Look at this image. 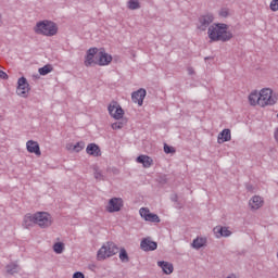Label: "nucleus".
Segmentation results:
<instances>
[{"label": "nucleus", "instance_id": "32", "mask_svg": "<svg viewBox=\"0 0 278 278\" xmlns=\"http://www.w3.org/2000/svg\"><path fill=\"white\" fill-rule=\"evenodd\" d=\"M269 8L271 12H278V0H271Z\"/></svg>", "mask_w": 278, "mask_h": 278}, {"label": "nucleus", "instance_id": "38", "mask_svg": "<svg viewBox=\"0 0 278 278\" xmlns=\"http://www.w3.org/2000/svg\"><path fill=\"white\" fill-rule=\"evenodd\" d=\"M0 79H8V73L0 70Z\"/></svg>", "mask_w": 278, "mask_h": 278}, {"label": "nucleus", "instance_id": "2", "mask_svg": "<svg viewBox=\"0 0 278 278\" xmlns=\"http://www.w3.org/2000/svg\"><path fill=\"white\" fill-rule=\"evenodd\" d=\"M34 31L39 36H47L48 38H51V36L58 35V24L49 20L39 21L36 23Z\"/></svg>", "mask_w": 278, "mask_h": 278}, {"label": "nucleus", "instance_id": "30", "mask_svg": "<svg viewBox=\"0 0 278 278\" xmlns=\"http://www.w3.org/2000/svg\"><path fill=\"white\" fill-rule=\"evenodd\" d=\"M53 71V67L51 65H45L43 67L39 68V75H49Z\"/></svg>", "mask_w": 278, "mask_h": 278}, {"label": "nucleus", "instance_id": "29", "mask_svg": "<svg viewBox=\"0 0 278 278\" xmlns=\"http://www.w3.org/2000/svg\"><path fill=\"white\" fill-rule=\"evenodd\" d=\"M53 251L58 255H61V253H64V243H62V242L54 243Z\"/></svg>", "mask_w": 278, "mask_h": 278}, {"label": "nucleus", "instance_id": "11", "mask_svg": "<svg viewBox=\"0 0 278 278\" xmlns=\"http://www.w3.org/2000/svg\"><path fill=\"white\" fill-rule=\"evenodd\" d=\"M141 251H155L157 249V242L152 241L151 238H144L140 242Z\"/></svg>", "mask_w": 278, "mask_h": 278}, {"label": "nucleus", "instance_id": "26", "mask_svg": "<svg viewBox=\"0 0 278 278\" xmlns=\"http://www.w3.org/2000/svg\"><path fill=\"white\" fill-rule=\"evenodd\" d=\"M21 270V267L16 263H10L7 265V273L9 275H15V273H18Z\"/></svg>", "mask_w": 278, "mask_h": 278}, {"label": "nucleus", "instance_id": "25", "mask_svg": "<svg viewBox=\"0 0 278 278\" xmlns=\"http://www.w3.org/2000/svg\"><path fill=\"white\" fill-rule=\"evenodd\" d=\"M85 148H86V143L84 141H78L76 144L67 146L68 151H74L75 153H79L80 151H84Z\"/></svg>", "mask_w": 278, "mask_h": 278}, {"label": "nucleus", "instance_id": "16", "mask_svg": "<svg viewBox=\"0 0 278 278\" xmlns=\"http://www.w3.org/2000/svg\"><path fill=\"white\" fill-rule=\"evenodd\" d=\"M250 210L255 211L264 206V198L260 195H253L249 201Z\"/></svg>", "mask_w": 278, "mask_h": 278}, {"label": "nucleus", "instance_id": "9", "mask_svg": "<svg viewBox=\"0 0 278 278\" xmlns=\"http://www.w3.org/2000/svg\"><path fill=\"white\" fill-rule=\"evenodd\" d=\"M16 94L18 97H23L24 99L27 98V94H29V83H27V78L25 77L18 78Z\"/></svg>", "mask_w": 278, "mask_h": 278}, {"label": "nucleus", "instance_id": "18", "mask_svg": "<svg viewBox=\"0 0 278 278\" xmlns=\"http://www.w3.org/2000/svg\"><path fill=\"white\" fill-rule=\"evenodd\" d=\"M137 164H142L143 168H151L153 166V159L149 155L141 154L136 159Z\"/></svg>", "mask_w": 278, "mask_h": 278}, {"label": "nucleus", "instance_id": "27", "mask_svg": "<svg viewBox=\"0 0 278 278\" xmlns=\"http://www.w3.org/2000/svg\"><path fill=\"white\" fill-rule=\"evenodd\" d=\"M118 257L123 264H127L129 262V254L127 253V250H125V248L119 249Z\"/></svg>", "mask_w": 278, "mask_h": 278}, {"label": "nucleus", "instance_id": "36", "mask_svg": "<svg viewBox=\"0 0 278 278\" xmlns=\"http://www.w3.org/2000/svg\"><path fill=\"white\" fill-rule=\"evenodd\" d=\"M73 278H86V276H84V273L81 271H76L74 273Z\"/></svg>", "mask_w": 278, "mask_h": 278}, {"label": "nucleus", "instance_id": "19", "mask_svg": "<svg viewBox=\"0 0 278 278\" xmlns=\"http://www.w3.org/2000/svg\"><path fill=\"white\" fill-rule=\"evenodd\" d=\"M34 225H36V213H27L23 218L22 226L24 229H29V227H33Z\"/></svg>", "mask_w": 278, "mask_h": 278}, {"label": "nucleus", "instance_id": "12", "mask_svg": "<svg viewBox=\"0 0 278 278\" xmlns=\"http://www.w3.org/2000/svg\"><path fill=\"white\" fill-rule=\"evenodd\" d=\"M144 97H147V90L141 88L132 92L131 100L134 103H138V105H142V103H144Z\"/></svg>", "mask_w": 278, "mask_h": 278}, {"label": "nucleus", "instance_id": "28", "mask_svg": "<svg viewBox=\"0 0 278 278\" xmlns=\"http://www.w3.org/2000/svg\"><path fill=\"white\" fill-rule=\"evenodd\" d=\"M128 10H140V1L139 0H129L127 2Z\"/></svg>", "mask_w": 278, "mask_h": 278}, {"label": "nucleus", "instance_id": "31", "mask_svg": "<svg viewBox=\"0 0 278 278\" xmlns=\"http://www.w3.org/2000/svg\"><path fill=\"white\" fill-rule=\"evenodd\" d=\"M112 129H123L125 127V122H115L111 125Z\"/></svg>", "mask_w": 278, "mask_h": 278}, {"label": "nucleus", "instance_id": "3", "mask_svg": "<svg viewBox=\"0 0 278 278\" xmlns=\"http://www.w3.org/2000/svg\"><path fill=\"white\" fill-rule=\"evenodd\" d=\"M116 251H118V247H116V243L106 242L98 251L97 260L99 262H103V260H108V257H113V255H116Z\"/></svg>", "mask_w": 278, "mask_h": 278}, {"label": "nucleus", "instance_id": "13", "mask_svg": "<svg viewBox=\"0 0 278 278\" xmlns=\"http://www.w3.org/2000/svg\"><path fill=\"white\" fill-rule=\"evenodd\" d=\"M26 149L28 153H35L38 157L42 155V152H40V144H38V141L28 140L26 142Z\"/></svg>", "mask_w": 278, "mask_h": 278}, {"label": "nucleus", "instance_id": "1", "mask_svg": "<svg viewBox=\"0 0 278 278\" xmlns=\"http://www.w3.org/2000/svg\"><path fill=\"white\" fill-rule=\"evenodd\" d=\"M227 24L218 23L208 27L207 36L211 42H229L233 38V34L228 30Z\"/></svg>", "mask_w": 278, "mask_h": 278}, {"label": "nucleus", "instance_id": "23", "mask_svg": "<svg viewBox=\"0 0 278 278\" xmlns=\"http://www.w3.org/2000/svg\"><path fill=\"white\" fill-rule=\"evenodd\" d=\"M249 103L250 105H260V101H261V91L257 92V91H252L250 94H249Z\"/></svg>", "mask_w": 278, "mask_h": 278}, {"label": "nucleus", "instance_id": "6", "mask_svg": "<svg viewBox=\"0 0 278 278\" xmlns=\"http://www.w3.org/2000/svg\"><path fill=\"white\" fill-rule=\"evenodd\" d=\"M108 112L111 118H114L115 121H122V118L125 116L123 106H121V104H118L116 101H113L109 104Z\"/></svg>", "mask_w": 278, "mask_h": 278}, {"label": "nucleus", "instance_id": "24", "mask_svg": "<svg viewBox=\"0 0 278 278\" xmlns=\"http://www.w3.org/2000/svg\"><path fill=\"white\" fill-rule=\"evenodd\" d=\"M205 244H207V238L198 237L193 240L192 248L199 250V249H203V247H205Z\"/></svg>", "mask_w": 278, "mask_h": 278}, {"label": "nucleus", "instance_id": "33", "mask_svg": "<svg viewBox=\"0 0 278 278\" xmlns=\"http://www.w3.org/2000/svg\"><path fill=\"white\" fill-rule=\"evenodd\" d=\"M219 16H222L223 18H227L229 16V9H222L219 11Z\"/></svg>", "mask_w": 278, "mask_h": 278}, {"label": "nucleus", "instance_id": "7", "mask_svg": "<svg viewBox=\"0 0 278 278\" xmlns=\"http://www.w3.org/2000/svg\"><path fill=\"white\" fill-rule=\"evenodd\" d=\"M212 23H214V14H203L198 20L197 28L200 29V31H205L207 28H210Z\"/></svg>", "mask_w": 278, "mask_h": 278}, {"label": "nucleus", "instance_id": "35", "mask_svg": "<svg viewBox=\"0 0 278 278\" xmlns=\"http://www.w3.org/2000/svg\"><path fill=\"white\" fill-rule=\"evenodd\" d=\"M94 179H98L99 181L103 180V174H101V172H99V170H96Z\"/></svg>", "mask_w": 278, "mask_h": 278}, {"label": "nucleus", "instance_id": "4", "mask_svg": "<svg viewBox=\"0 0 278 278\" xmlns=\"http://www.w3.org/2000/svg\"><path fill=\"white\" fill-rule=\"evenodd\" d=\"M260 108H266L268 105H275L277 103V94L273 92V89L265 88L261 91Z\"/></svg>", "mask_w": 278, "mask_h": 278}, {"label": "nucleus", "instance_id": "5", "mask_svg": "<svg viewBox=\"0 0 278 278\" xmlns=\"http://www.w3.org/2000/svg\"><path fill=\"white\" fill-rule=\"evenodd\" d=\"M36 215V225L40 227V229H49L51 225H53V217L51 214L47 212H37Z\"/></svg>", "mask_w": 278, "mask_h": 278}, {"label": "nucleus", "instance_id": "40", "mask_svg": "<svg viewBox=\"0 0 278 278\" xmlns=\"http://www.w3.org/2000/svg\"><path fill=\"white\" fill-rule=\"evenodd\" d=\"M226 278H238V276L236 274L231 273Z\"/></svg>", "mask_w": 278, "mask_h": 278}, {"label": "nucleus", "instance_id": "37", "mask_svg": "<svg viewBox=\"0 0 278 278\" xmlns=\"http://www.w3.org/2000/svg\"><path fill=\"white\" fill-rule=\"evenodd\" d=\"M88 269L94 273V270H97V265L94 263H91L88 265Z\"/></svg>", "mask_w": 278, "mask_h": 278}, {"label": "nucleus", "instance_id": "20", "mask_svg": "<svg viewBox=\"0 0 278 278\" xmlns=\"http://www.w3.org/2000/svg\"><path fill=\"white\" fill-rule=\"evenodd\" d=\"M86 153H88V155H92L93 157H100L101 148H99L96 143H89L86 148Z\"/></svg>", "mask_w": 278, "mask_h": 278}, {"label": "nucleus", "instance_id": "34", "mask_svg": "<svg viewBox=\"0 0 278 278\" xmlns=\"http://www.w3.org/2000/svg\"><path fill=\"white\" fill-rule=\"evenodd\" d=\"M164 152L165 153H175V149L165 143L164 144Z\"/></svg>", "mask_w": 278, "mask_h": 278}, {"label": "nucleus", "instance_id": "8", "mask_svg": "<svg viewBox=\"0 0 278 278\" xmlns=\"http://www.w3.org/2000/svg\"><path fill=\"white\" fill-rule=\"evenodd\" d=\"M139 214L146 223H161L160 216L155 213H151V210L149 207H141L139 210Z\"/></svg>", "mask_w": 278, "mask_h": 278}, {"label": "nucleus", "instance_id": "14", "mask_svg": "<svg viewBox=\"0 0 278 278\" xmlns=\"http://www.w3.org/2000/svg\"><path fill=\"white\" fill-rule=\"evenodd\" d=\"M213 233L215 238H229V236H231V230L227 227L216 226L213 228Z\"/></svg>", "mask_w": 278, "mask_h": 278}, {"label": "nucleus", "instance_id": "17", "mask_svg": "<svg viewBox=\"0 0 278 278\" xmlns=\"http://www.w3.org/2000/svg\"><path fill=\"white\" fill-rule=\"evenodd\" d=\"M97 48H91L87 51L85 58V66H92V64H98V61H94V56L97 55Z\"/></svg>", "mask_w": 278, "mask_h": 278}, {"label": "nucleus", "instance_id": "41", "mask_svg": "<svg viewBox=\"0 0 278 278\" xmlns=\"http://www.w3.org/2000/svg\"><path fill=\"white\" fill-rule=\"evenodd\" d=\"M172 201L177 202V194L172 197Z\"/></svg>", "mask_w": 278, "mask_h": 278}, {"label": "nucleus", "instance_id": "15", "mask_svg": "<svg viewBox=\"0 0 278 278\" xmlns=\"http://www.w3.org/2000/svg\"><path fill=\"white\" fill-rule=\"evenodd\" d=\"M112 63V55L105 51H100L98 53V66H108Z\"/></svg>", "mask_w": 278, "mask_h": 278}, {"label": "nucleus", "instance_id": "22", "mask_svg": "<svg viewBox=\"0 0 278 278\" xmlns=\"http://www.w3.org/2000/svg\"><path fill=\"white\" fill-rule=\"evenodd\" d=\"M231 140V130L224 129L222 132H219L217 137L218 144H223V142H229Z\"/></svg>", "mask_w": 278, "mask_h": 278}, {"label": "nucleus", "instance_id": "10", "mask_svg": "<svg viewBox=\"0 0 278 278\" xmlns=\"http://www.w3.org/2000/svg\"><path fill=\"white\" fill-rule=\"evenodd\" d=\"M124 202L121 198H112L106 205V212L114 214V212H121L123 210Z\"/></svg>", "mask_w": 278, "mask_h": 278}, {"label": "nucleus", "instance_id": "39", "mask_svg": "<svg viewBox=\"0 0 278 278\" xmlns=\"http://www.w3.org/2000/svg\"><path fill=\"white\" fill-rule=\"evenodd\" d=\"M188 74H189V75H194V68L189 67V68H188Z\"/></svg>", "mask_w": 278, "mask_h": 278}, {"label": "nucleus", "instance_id": "21", "mask_svg": "<svg viewBox=\"0 0 278 278\" xmlns=\"http://www.w3.org/2000/svg\"><path fill=\"white\" fill-rule=\"evenodd\" d=\"M157 266L162 268L165 275H172L173 270H175V267H173V263H168L166 261H159Z\"/></svg>", "mask_w": 278, "mask_h": 278}]
</instances>
